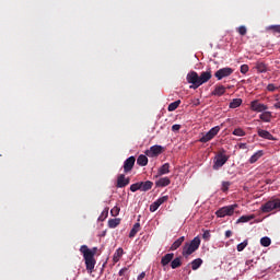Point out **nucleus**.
<instances>
[{"label": "nucleus", "mask_w": 280, "mask_h": 280, "mask_svg": "<svg viewBox=\"0 0 280 280\" xmlns=\"http://www.w3.org/2000/svg\"><path fill=\"white\" fill-rule=\"evenodd\" d=\"M80 253L83 255V259L85 261V268L89 270V272H93L95 269V252H92L89 246L82 245L80 247Z\"/></svg>", "instance_id": "f257e3e1"}, {"label": "nucleus", "mask_w": 280, "mask_h": 280, "mask_svg": "<svg viewBox=\"0 0 280 280\" xmlns=\"http://www.w3.org/2000/svg\"><path fill=\"white\" fill-rule=\"evenodd\" d=\"M200 236H196L190 243H186L182 252L183 257L194 255L200 248Z\"/></svg>", "instance_id": "f03ea898"}, {"label": "nucleus", "mask_w": 280, "mask_h": 280, "mask_svg": "<svg viewBox=\"0 0 280 280\" xmlns=\"http://www.w3.org/2000/svg\"><path fill=\"white\" fill-rule=\"evenodd\" d=\"M230 156L226 155V151H220L214 158L213 170L218 171L220 167H224V164L229 161Z\"/></svg>", "instance_id": "7ed1b4c3"}, {"label": "nucleus", "mask_w": 280, "mask_h": 280, "mask_svg": "<svg viewBox=\"0 0 280 280\" xmlns=\"http://www.w3.org/2000/svg\"><path fill=\"white\" fill-rule=\"evenodd\" d=\"M235 209H237L236 203L224 206L215 212V215L217 218H226V215H233L235 213Z\"/></svg>", "instance_id": "20e7f679"}, {"label": "nucleus", "mask_w": 280, "mask_h": 280, "mask_svg": "<svg viewBox=\"0 0 280 280\" xmlns=\"http://www.w3.org/2000/svg\"><path fill=\"white\" fill-rule=\"evenodd\" d=\"M220 132V126H215L211 128L206 135H203L200 139V143H209V141L215 139L218 137V133Z\"/></svg>", "instance_id": "39448f33"}, {"label": "nucleus", "mask_w": 280, "mask_h": 280, "mask_svg": "<svg viewBox=\"0 0 280 280\" xmlns=\"http://www.w3.org/2000/svg\"><path fill=\"white\" fill-rule=\"evenodd\" d=\"M186 80L188 84H192L189 86V89L196 90L200 86L199 75L196 71L188 72V74L186 75Z\"/></svg>", "instance_id": "423d86ee"}, {"label": "nucleus", "mask_w": 280, "mask_h": 280, "mask_svg": "<svg viewBox=\"0 0 280 280\" xmlns=\"http://www.w3.org/2000/svg\"><path fill=\"white\" fill-rule=\"evenodd\" d=\"M275 209H280V199L268 201L261 207L262 213H270V211H275Z\"/></svg>", "instance_id": "0eeeda50"}, {"label": "nucleus", "mask_w": 280, "mask_h": 280, "mask_svg": "<svg viewBox=\"0 0 280 280\" xmlns=\"http://www.w3.org/2000/svg\"><path fill=\"white\" fill-rule=\"evenodd\" d=\"M233 68H221L214 73V78L217 80H223V78H229V75H233Z\"/></svg>", "instance_id": "6e6552de"}, {"label": "nucleus", "mask_w": 280, "mask_h": 280, "mask_svg": "<svg viewBox=\"0 0 280 280\" xmlns=\"http://www.w3.org/2000/svg\"><path fill=\"white\" fill-rule=\"evenodd\" d=\"M135 163H137V159L135 156H129L122 165L124 173L130 174L132 172V168L135 167Z\"/></svg>", "instance_id": "1a4fd4ad"}, {"label": "nucleus", "mask_w": 280, "mask_h": 280, "mask_svg": "<svg viewBox=\"0 0 280 280\" xmlns=\"http://www.w3.org/2000/svg\"><path fill=\"white\" fill-rule=\"evenodd\" d=\"M128 185H130V177L126 178L125 174L118 175L116 183L117 189H124V187H128Z\"/></svg>", "instance_id": "9d476101"}, {"label": "nucleus", "mask_w": 280, "mask_h": 280, "mask_svg": "<svg viewBox=\"0 0 280 280\" xmlns=\"http://www.w3.org/2000/svg\"><path fill=\"white\" fill-rule=\"evenodd\" d=\"M250 109L255 113H264V110H268V105H264L259 101H253L250 103Z\"/></svg>", "instance_id": "9b49d317"}, {"label": "nucleus", "mask_w": 280, "mask_h": 280, "mask_svg": "<svg viewBox=\"0 0 280 280\" xmlns=\"http://www.w3.org/2000/svg\"><path fill=\"white\" fill-rule=\"evenodd\" d=\"M212 77L213 75L211 74V69L201 72L199 75V86H202V84H207V82H209Z\"/></svg>", "instance_id": "f8f14e48"}, {"label": "nucleus", "mask_w": 280, "mask_h": 280, "mask_svg": "<svg viewBox=\"0 0 280 280\" xmlns=\"http://www.w3.org/2000/svg\"><path fill=\"white\" fill-rule=\"evenodd\" d=\"M258 137H261V139H267L268 141H277V138L270 133L268 130H264L261 128L257 129Z\"/></svg>", "instance_id": "ddd939ff"}, {"label": "nucleus", "mask_w": 280, "mask_h": 280, "mask_svg": "<svg viewBox=\"0 0 280 280\" xmlns=\"http://www.w3.org/2000/svg\"><path fill=\"white\" fill-rule=\"evenodd\" d=\"M163 152V147L161 145H153L145 152L147 156L154 158L159 156Z\"/></svg>", "instance_id": "4468645a"}, {"label": "nucleus", "mask_w": 280, "mask_h": 280, "mask_svg": "<svg viewBox=\"0 0 280 280\" xmlns=\"http://www.w3.org/2000/svg\"><path fill=\"white\" fill-rule=\"evenodd\" d=\"M174 259V253L171 254H165L162 259H161V265L163 267L165 266H170V264H172V260Z\"/></svg>", "instance_id": "2eb2a0df"}, {"label": "nucleus", "mask_w": 280, "mask_h": 280, "mask_svg": "<svg viewBox=\"0 0 280 280\" xmlns=\"http://www.w3.org/2000/svg\"><path fill=\"white\" fill-rule=\"evenodd\" d=\"M226 93V88L224 85H217L214 88V91L212 92V95H215L217 97H222Z\"/></svg>", "instance_id": "dca6fc26"}, {"label": "nucleus", "mask_w": 280, "mask_h": 280, "mask_svg": "<svg viewBox=\"0 0 280 280\" xmlns=\"http://www.w3.org/2000/svg\"><path fill=\"white\" fill-rule=\"evenodd\" d=\"M154 187V183L151 180L140 182V191H150Z\"/></svg>", "instance_id": "f3484780"}, {"label": "nucleus", "mask_w": 280, "mask_h": 280, "mask_svg": "<svg viewBox=\"0 0 280 280\" xmlns=\"http://www.w3.org/2000/svg\"><path fill=\"white\" fill-rule=\"evenodd\" d=\"M171 183L170 177H162L155 182V187H167Z\"/></svg>", "instance_id": "a211bd4d"}, {"label": "nucleus", "mask_w": 280, "mask_h": 280, "mask_svg": "<svg viewBox=\"0 0 280 280\" xmlns=\"http://www.w3.org/2000/svg\"><path fill=\"white\" fill-rule=\"evenodd\" d=\"M183 242H185V236H180L177 238L170 247V250H178L180 246H183Z\"/></svg>", "instance_id": "6ab92c4d"}, {"label": "nucleus", "mask_w": 280, "mask_h": 280, "mask_svg": "<svg viewBox=\"0 0 280 280\" xmlns=\"http://www.w3.org/2000/svg\"><path fill=\"white\" fill-rule=\"evenodd\" d=\"M165 174H170V163H165L163 164L159 171H158V175L156 178H159V176H163Z\"/></svg>", "instance_id": "aec40b11"}, {"label": "nucleus", "mask_w": 280, "mask_h": 280, "mask_svg": "<svg viewBox=\"0 0 280 280\" xmlns=\"http://www.w3.org/2000/svg\"><path fill=\"white\" fill-rule=\"evenodd\" d=\"M259 119H261V121H265L266 124H270L272 119V113L264 112L262 114L259 115Z\"/></svg>", "instance_id": "412c9836"}, {"label": "nucleus", "mask_w": 280, "mask_h": 280, "mask_svg": "<svg viewBox=\"0 0 280 280\" xmlns=\"http://www.w3.org/2000/svg\"><path fill=\"white\" fill-rule=\"evenodd\" d=\"M261 156H264V151L259 150L249 158V163L252 165L253 163H257Z\"/></svg>", "instance_id": "4be33fe9"}, {"label": "nucleus", "mask_w": 280, "mask_h": 280, "mask_svg": "<svg viewBox=\"0 0 280 280\" xmlns=\"http://www.w3.org/2000/svg\"><path fill=\"white\" fill-rule=\"evenodd\" d=\"M183 266V258L176 257L175 259L171 260V268L176 270V268H180Z\"/></svg>", "instance_id": "5701e85b"}, {"label": "nucleus", "mask_w": 280, "mask_h": 280, "mask_svg": "<svg viewBox=\"0 0 280 280\" xmlns=\"http://www.w3.org/2000/svg\"><path fill=\"white\" fill-rule=\"evenodd\" d=\"M137 165L145 167V165H148V156L144 154L139 155L137 159Z\"/></svg>", "instance_id": "b1692460"}, {"label": "nucleus", "mask_w": 280, "mask_h": 280, "mask_svg": "<svg viewBox=\"0 0 280 280\" xmlns=\"http://www.w3.org/2000/svg\"><path fill=\"white\" fill-rule=\"evenodd\" d=\"M255 69L258 73H266L268 71V66L265 62H257Z\"/></svg>", "instance_id": "393cba45"}, {"label": "nucleus", "mask_w": 280, "mask_h": 280, "mask_svg": "<svg viewBox=\"0 0 280 280\" xmlns=\"http://www.w3.org/2000/svg\"><path fill=\"white\" fill-rule=\"evenodd\" d=\"M250 220H255V214L242 215V217L236 221V224H242V223L250 222Z\"/></svg>", "instance_id": "a878e982"}, {"label": "nucleus", "mask_w": 280, "mask_h": 280, "mask_svg": "<svg viewBox=\"0 0 280 280\" xmlns=\"http://www.w3.org/2000/svg\"><path fill=\"white\" fill-rule=\"evenodd\" d=\"M124 255V248L119 247L115 253H114V256H113V261L114 264H117L119 261V259H121Z\"/></svg>", "instance_id": "bb28decb"}, {"label": "nucleus", "mask_w": 280, "mask_h": 280, "mask_svg": "<svg viewBox=\"0 0 280 280\" xmlns=\"http://www.w3.org/2000/svg\"><path fill=\"white\" fill-rule=\"evenodd\" d=\"M203 261L201 258H196L190 262L191 270H198L202 266Z\"/></svg>", "instance_id": "cd10ccee"}, {"label": "nucleus", "mask_w": 280, "mask_h": 280, "mask_svg": "<svg viewBox=\"0 0 280 280\" xmlns=\"http://www.w3.org/2000/svg\"><path fill=\"white\" fill-rule=\"evenodd\" d=\"M121 224V219H109L108 220V228L109 229H117V225Z\"/></svg>", "instance_id": "c85d7f7f"}, {"label": "nucleus", "mask_w": 280, "mask_h": 280, "mask_svg": "<svg viewBox=\"0 0 280 280\" xmlns=\"http://www.w3.org/2000/svg\"><path fill=\"white\" fill-rule=\"evenodd\" d=\"M141 231V224L140 223H136L133 224V228L131 229L130 233H129V237H135V235H137V233Z\"/></svg>", "instance_id": "c756f323"}, {"label": "nucleus", "mask_w": 280, "mask_h": 280, "mask_svg": "<svg viewBox=\"0 0 280 280\" xmlns=\"http://www.w3.org/2000/svg\"><path fill=\"white\" fill-rule=\"evenodd\" d=\"M179 106H180V100L171 103L167 107V110L168 113H174V110H176V108H178Z\"/></svg>", "instance_id": "7c9ffc66"}, {"label": "nucleus", "mask_w": 280, "mask_h": 280, "mask_svg": "<svg viewBox=\"0 0 280 280\" xmlns=\"http://www.w3.org/2000/svg\"><path fill=\"white\" fill-rule=\"evenodd\" d=\"M242 106V98H234L230 103V108H240Z\"/></svg>", "instance_id": "2f4dec72"}, {"label": "nucleus", "mask_w": 280, "mask_h": 280, "mask_svg": "<svg viewBox=\"0 0 280 280\" xmlns=\"http://www.w3.org/2000/svg\"><path fill=\"white\" fill-rule=\"evenodd\" d=\"M232 135L235 137H246V131H244L242 128H236L233 130Z\"/></svg>", "instance_id": "473e14b6"}, {"label": "nucleus", "mask_w": 280, "mask_h": 280, "mask_svg": "<svg viewBox=\"0 0 280 280\" xmlns=\"http://www.w3.org/2000/svg\"><path fill=\"white\" fill-rule=\"evenodd\" d=\"M260 244L261 246L268 247L270 246V244H272V241L270 240V237L264 236L262 238H260Z\"/></svg>", "instance_id": "72a5a7b5"}, {"label": "nucleus", "mask_w": 280, "mask_h": 280, "mask_svg": "<svg viewBox=\"0 0 280 280\" xmlns=\"http://www.w3.org/2000/svg\"><path fill=\"white\" fill-rule=\"evenodd\" d=\"M130 191H132L133 194H135V191H141V182L132 184L130 186Z\"/></svg>", "instance_id": "f704fd0d"}, {"label": "nucleus", "mask_w": 280, "mask_h": 280, "mask_svg": "<svg viewBox=\"0 0 280 280\" xmlns=\"http://www.w3.org/2000/svg\"><path fill=\"white\" fill-rule=\"evenodd\" d=\"M246 246H248V240H245L243 243H240L236 247V250L238 253H242V250H244V248H246Z\"/></svg>", "instance_id": "c9c22d12"}, {"label": "nucleus", "mask_w": 280, "mask_h": 280, "mask_svg": "<svg viewBox=\"0 0 280 280\" xmlns=\"http://www.w3.org/2000/svg\"><path fill=\"white\" fill-rule=\"evenodd\" d=\"M121 211V209L119 207H114L112 210H110V215L113 218H117V215H119V212Z\"/></svg>", "instance_id": "e433bc0d"}, {"label": "nucleus", "mask_w": 280, "mask_h": 280, "mask_svg": "<svg viewBox=\"0 0 280 280\" xmlns=\"http://www.w3.org/2000/svg\"><path fill=\"white\" fill-rule=\"evenodd\" d=\"M229 187H231V182H222L221 191L226 194V191H229Z\"/></svg>", "instance_id": "4c0bfd02"}, {"label": "nucleus", "mask_w": 280, "mask_h": 280, "mask_svg": "<svg viewBox=\"0 0 280 280\" xmlns=\"http://www.w3.org/2000/svg\"><path fill=\"white\" fill-rule=\"evenodd\" d=\"M167 200H170V197L163 196V197H160L158 200H155V202H158L159 206L161 207V205H164V202H167Z\"/></svg>", "instance_id": "58836bf2"}, {"label": "nucleus", "mask_w": 280, "mask_h": 280, "mask_svg": "<svg viewBox=\"0 0 280 280\" xmlns=\"http://www.w3.org/2000/svg\"><path fill=\"white\" fill-rule=\"evenodd\" d=\"M237 32L241 36H246L248 30L246 28V26L243 25L237 28Z\"/></svg>", "instance_id": "ea45409f"}, {"label": "nucleus", "mask_w": 280, "mask_h": 280, "mask_svg": "<svg viewBox=\"0 0 280 280\" xmlns=\"http://www.w3.org/2000/svg\"><path fill=\"white\" fill-rule=\"evenodd\" d=\"M159 207H161L158 201H154L151 206H150V211L151 213H154V211H156L159 209Z\"/></svg>", "instance_id": "a19ab883"}, {"label": "nucleus", "mask_w": 280, "mask_h": 280, "mask_svg": "<svg viewBox=\"0 0 280 280\" xmlns=\"http://www.w3.org/2000/svg\"><path fill=\"white\" fill-rule=\"evenodd\" d=\"M202 237L206 240V242H209V240H211V232L206 230L202 234Z\"/></svg>", "instance_id": "79ce46f5"}, {"label": "nucleus", "mask_w": 280, "mask_h": 280, "mask_svg": "<svg viewBox=\"0 0 280 280\" xmlns=\"http://www.w3.org/2000/svg\"><path fill=\"white\" fill-rule=\"evenodd\" d=\"M248 65H242L241 66V73L246 74L248 73Z\"/></svg>", "instance_id": "37998d69"}, {"label": "nucleus", "mask_w": 280, "mask_h": 280, "mask_svg": "<svg viewBox=\"0 0 280 280\" xmlns=\"http://www.w3.org/2000/svg\"><path fill=\"white\" fill-rule=\"evenodd\" d=\"M270 30H272L273 32H277V34H280V25H272L270 26Z\"/></svg>", "instance_id": "c03bdc74"}, {"label": "nucleus", "mask_w": 280, "mask_h": 280, "mask_svg": "<svg viewBox=\"0 0 280 280\" xmlns=\"http://www.w3.org/2000/svg\"><path fill=\"white\" fill-rule=\"evenodd\" d=\"M267 90H269L270 92H275V91H277V86H275V84L270 83V84H268Z\"/></svg>", "instance_id": "a18cd8bd"}, {"label": "nucleus", "mask_w": 280, "mask_h": 280, "mask_svg": "<svg viewBox=\"0 0 280 280\" xmlns=\"http://www.w3.org/2000/svg\"><path fill=\"white\" fill-rule=\"evenodd\" d=\"M126 272H128V268L125 267L119 270L118 275H119V277H124L126 275Z\"/></svg>", "instance_id": "49530a36"}, {"label": "nucleus", "mask_w": 280, "mask_h": 280, "mask_svg": "<svg viewBox=\"0 0 280 280\" xmlns=\"http://www.w3.org/2000/svg\"><path fill=\"white\" fill-rule=\"evenodd\" d=\"M172 130L173 132H178V130H180V125H173Z\"/></svg>", "instance_id": "de8ad7c7"}, {"label": "nucleus", "mask_w": 280, "mask_h": 280, "mask_svg": "<svg viewBox=\"0 0 280 280\" xmlns=\"http://www.w3.org/2000/svg\"><path fill=\"white\" fill-rule=\"evenodd\" d=\"M144 279H145V271H142V272L138 276L137 280H144Z\"/></svg>", "instance_id": "09e8293b"}, {"label": "nucleus", "mask_w": 280, "mask_h": 280, "mask_svg": "<svg viewBox=\"0 0 280 280\" xmlns=\"http://www.w3.org/2000/svg\"><path fill=\"white\" fill-rule=\"evenodd\" d=\"M231 235H233V231L231 230L225 231V237H231Z\"/></svg>", "instance_id": "8fccbe9b"}, {"label": "nucleus", "mask_w": 280, "mask_h": 280, "mask_svg": "<svg viewBox=\"0 0 280 280\" xmlns=\"http://www.w3.org/2000/svg\"><path fill=\"white\" fill-rule=\"evenodd\" d=\"M240 150H246V143L238 144Z\"/></svg>", "instance_id": "3c124183"}, {"label": "nucleus", "mask_w": 280, "mask_h": 280, "mask_svg": "<svg viewBox=\"0 0 280 280\" xmlns=\"http://www.w3.org/2000/svg\"><path fill=\"white\" fill-rule=\"evenodd\" d=\"M273 106L275 108H280V102L276 103Z\"/></svg>", "instance_id": "603ef678"}, {"label": "nucleus", "mask_w": 280, "mask_h": 280, "mask_svg": "<svg viewBox=\"0 0 280 280\" xmlns=\"http://www.w3.org/2000/svg\"><path fill=\"white\" fill-rule=\"evenodd\" d=\"M92 253H94V255H95V253H97V247H94L93 249H90Z\"/></svg>", "instance_id": "864d4df0"}, {"label": "nucleus", "mask_w": 280, "mask_h": 280, "mask_svg": "<svg viewBox=\"0 0 280 280\" xmlns=\"http://www.w3.org/2000/svg\"><path fill=\"white\" fill-rule=\"evenodd\" d=\"M249 264H253V260H247L246 266H249Z\"/></svg>", "instance_id": "5fc2aeb1"}]
</instances>
